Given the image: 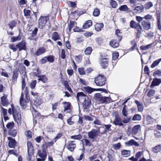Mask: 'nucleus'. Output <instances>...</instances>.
I'll return each instance as SVG.
<instances>
[{"label": "nucleus", "mask_w": 161, "mask_h": 161, "mask_svg": "<svg viewBox=\"0 0 161 161\" xmlns=\"http://www.w3.org/2000/svg\"><path fill=\"white\" fill-rule=\"evenodd\" d=\"M76 97L78 103H80V100L84 99L82 103L83 107L84 109L89 108L92 104L91 100L84 92H78L77 94Z\"/></svg>", "instance_id": "obj_1"}, {"label": "nucleus", "mask_w": 161, "mask_h": 161, "mask_svg": "<svg viewBox=\"0 0 161 161\" xmlns=\"http://www.w3.org/2000/svg\"><path fill=\"white\" fill-rule=\"evenodd\" d=\"M12 110V114L14 121L16 122L18 125L21 124V117L20 110L19 107H14L13 104H11Z\"/></svg>", "instance_id": "obj_2"}, {"label": "nucleus", "mask_w": 161, "mask_h": 161, "mask_svg": "<svg viewBox=\"0 0 161 161\" xmlns=\"http://www.w3.org/2000/svg\"><path fill=\"white\" fill-rule=\"evenodd\" d=\"M9 48L12 50L14 52H15L17 50L20 52L22 50H26V43L25 41H21L18 42L16 45L14 44H10L8 45Z\"/></svg>", "instance_id": "obj_3"}, {"label": "nucleus", "mask_w": 161, "mask_h": 161, "mask_svg": "<svg viewBox=\"0 0 161 161\" xmlns=\"http://www.w3.org/2000/svg\"><path fill=\"white\" fill-rule=\"evenodd\" d=\"M140 23H137L134 20H131L130 23V26L133 29H135L136 31V37L137 38H139L142 34L143 30L142 27L140 25Z\"/></svg>", "instance_id": "obj_4"}, {"label": "nucleus", "mask_w": 161, "mask_h": 161, "mask_svg": "<svg viewBox=\"0 0 161 161\" xmlns=\"http://www.w3.org/2000/svg\"><path fill=\"white\" fill-rule=\"evenodd\" d=\"M94 98L96 100L101 103H108L113 102L110 97H103L100 93H95Z\"/></svg>", "instance_id": "obj_5"}, {"label": "nucleus", "mask_w": 161, "mask_h": 161, "mask_svg": "<svg viewBox=\"0 0 161 161\" xmlns=\"http://www.w3.org/2000/svg\"><path fill=\"white\" fill-rule=\"evenodd\" d=\"M106 80L105 75L99 74L95 78L94 82L98 86H102L106 84Z\"/></svg>", "instance_id": "obj_6"}, {"label": "nucleus", "mask_w": 161, "mask_h": 161, "mask_svg": "<svg viewBox=\"0 0 161 161\" xmlns=\"http://www.w3.org/2000/svg\"><path fill=\"white\" fill-rule=\"evenodd\" d=\"M49 14L44 16H41L38 19V27L40 29H43L47 25V22H49Z\"/></svg>", "instance_id": "obj_7"}, {"label": "nucleus", "mask_w": 161, "mask_h": 161, "mask_svg": "<svg viewBox=\"0 0 161 161\" xmlns=\"http://www.w3.org/2000/svg\"><path fill=\"white\" fill-rule=\"evenodd\" d=\"M100 64L103 69H106L108 67L110 62V59L107 56H101V58H99Z\"/></svg>", "instance_id": "obj_8"}, {"label": "nucleus", "mask_w": 161, "mask_h": 161, "mask_svg": "<svg viewBox=\"0 0 161 161\" xmlns=\"http://www.w3.org/2000/svg\"><path fill=\"white\" fill-rule=\"evenodd\" d=\"M47 146L43 144L42 146V150H38L37 154L39 157L42 158L43 160H45L47 157Z\"/></svg>", "instance_id": "obj_9"}, {"label": "nucleus", "mask_w": 161, "mask_h": 161, "mask_svg": "<svg viewBox=\"0 0 161 161\" xmlns=\"http://www.w3.org/2000/svg\"><path fill=\"white\" fill-rule=\"evenodd\" d=\"M76 147V144L75 141H69L66 144V148L71 152L74 151Z\"/></svg>", "instance_id": "obj_10"}, {"label": "nucleus", "mask_w": 161, "mask_h": 161, "mask_svg": "<svg viewBox=\"0 0 161 161\" xmlns=\"http://www.w3.org/2000/svg\"><path fill=\"white\" fill-rule=\"evenodd\" d=\"M136 20L138 23H140L144 19L146 21H149V20L153 19V16L149 14L145 15L144 17L137 16L136 17Z\"/></svg>", "instance_id": "obj_11"}, {"label": "nucleus", "mask_w": 161, "mask_h": 161, "mask_svg": "<svg viewBox=\"0 0 161 161\" xmlns=\"http://www.w3.org/2000/svg\"><path fill=\"white\" fill-rule=\"evenodd\" d=\"M141 23V25L143 29L145 30H149L151 28V24L148 21L142 20Z\"/></svg>", "instance_id": "obj_12"}, {"label": "nucleus", "mask_w": 161, "mask_h": 161, "mask_svg": "<svg viewBox=\"0 0 161 161\" xmlns=\"http://www.w3.org/2000/svg\"><path fill=\"white\" fill-rule=\"evenodd\" d=\"M99 131V130L98 131L95 129H93L91 131L88 132L87 135L89 138L93 139L95 137L98 136V132Z\"/></svg>", "instance_id": "obj_13"}, {"label": "nucleus", "mask_w": 161, "mask_h": 161, "mask_svg": "<svg viewBox=\"0 0 161 161\" xmlns=\"http://www.w3.org/2000/svg\"><path fill=\"white\" fill-rule=\"evenodd\" d=\"M19 69L16 68L13 71L12 77V81L13 82H16L19 75Z\"/></svg>", "instance_id": "obj_14"}, {"label": "nucleus", "mask_w": 161, "mask_h": 161, "mask_svg": "<svg viewBox=\"0 0 161 161\" xmlns=\"http://www.w3.org/2000/svg\"><path fill=\"white\" fill-rule=\"evenodd\" d=\"M3 96L1 97V101L2 105L3 106H7L9 104V102L7 99V95L3 94Z\"/></svg>", "instance_id": "obj_15"}, {"label": "nucleus", "mask_w": 161, "mask_h": 161, "mask_svg": "<svg viewBox=\"0 0 161 161\" xmlns=\"http://www.w3.org/2000/svg\"><path fill=\"white\" fill-rule=\"evenodd\" d=\"M122 122L120 118L119 117L118 114H117L115 116L114 120L113 122V124L115 125L122 126L123 125V124L122 123Z\"/></svg>", "instance_id": "obj_16"}, {"label": "nucleus", "mask_w": 161, "mask_h": 161, "mask_svg": "<svg viewBox=\"0 0 161 161\" xmlns=\"http://www.w3.org/2000/svg\"><path fill=\"white\" fill-rule=\"evenodd\" d=\"M136 14H140L144 11V6L141 4L135 6L133 10Z\"/></svg>", "instance_id": "obj_17"}, {"label": "nucleus", "mask_w": 161, "mask_h": 161, "mask_svg": "<svg viewBox=\"0 0 161 161\" xmlns=\"http://www.w3.org/2000/svg\"><path fill=\"white\" fill-rule=\"evenodd\" d=\"M7 139L9 141L8 142V147L9 148H14L17 143V142L16 141L15 139L10 137H8Z\"/></svg>", "instance_id": "obj_18"}, {"label": "nucleus", "mask_w": 161, "mask_h": 161, "mask_svg": "<svg viewBox=\"0 0 161 161\" xmlns=\"http://www.w3.org/2000/svg\"><path fill=\"white\" fill-rule=\"evenodd\" d=\"M46 48L43 47H40L38 48L35 51L34 54V55L38 56L40 55L44 54L46 52Z\"/></svg>", "instance_id": "obj_19"}, {"label": "nucleus", "mask_w": 161, "mask_h": 161, "mask_svg": "<svg viewBox=\"0 0 161 161\" xmlns=\"http://www.w3.org/2000/svg\"><path fill=\"white\" fill-rule=\"evenodd\" d=\"M63 104L64 112L67 111L68 113H70L71 111V109L70 108L71 104L69 102H64L62 103Z\"/></svg>", "instance_id": "obj_20"}, {"label": "nucleus", "mask_w": 161, "mask_h": 161, "mask_svg": "<svg viewBox=\"0 0 161 161\" xmlns=\"http://www.w3.org/2000/svg\"><path fill=\"white\" fill-rule=\"evenodd\" d=\"M161 83V79L157 78H154L153 79L150 87L153 88V87L158 86Z\"/></svg>", "instance_id": "obj_21"}, {"label": "nucleus", "mask_w": 161, "mask_h": 161, "mask_svg": "<svg viewBox=\"0 0 161 161\" xmlns=\"http://www.w3.org/2000/svg\"><path fill=\"white\" fill-rule=\"evenodd\" d=\"M119 42H117L115 39H112L109 42L110 46L113 48H116L119 46Z\"/></svg>", "instance_id": "obj_22"}, {"label": "nucleus", "mask_w": 161, "mask_h": 161, "mask_svg": "<svg viewBox=\"0 0 161 161\" xmlns=\"http://www.w3.org/2000/svg\"><path fill=\"white\" fill-rule=\"evenodd\" d=\"M27 146L28 153H29L30 154L33 153L34 150L32 142L28 141L27 142Z\"/></svg>", "instance_id": "obj_23"}, {"label": "nucleus", "mask_w": 161, "mask_h": 161, "mask_svg": "<svg viewBox=\"0 0 161 161\" xmlns=\"http://www.w3.org/2000/svg\"><path fill=\"white\" fill-rule=\"evenodd\" d=\"M17 131L16 129H13L8 130V134L11 138L15 137L17 134Z\"/></svg>", "instance_id": "obj_24"}, {"label": "nucleus", "mask_w": 161, "mask_h": 161, "mask_svg": "<svg viewBox=\"0 0 161 161\" xmlns=\"http://www.w3.org/2000/svg\"><path fill=\"white\" fill-rule=\"evenodd\" d=\"M33 118L38 119V120L43 119L42 117H44L43 115H42L41 114L35 109H34V114H33Z\"/></svg>", "instance_id": "obj_25"}, {"label": "nucleus", "mask_w": 161, "mask_h": 161, "mask_svg": "<svg viewBox=\"0 0 161 161\" xmlns=\"http://www.w3.org/2000/svg\"><path fill=\"white\" fill-rule=\"evenodd\" d=\"M92 25V22L91 20H88L85 21L83 26V29H86L90 28Z\"/></svg>", "instance_id": "obj_26"}, {"label": "nucleus", "mask_w": 161, "mask_h": 161, "mask_svg": "<svg viewBox=\"0 0 161 161\" xmlns=\"http://www.w3.org/2000/svg\"><path fill=\"white\" fill-rule=\"evenodd\" d=\"M77 24V23L75 21L70 20L68 25V27L67 30L68 29V32H70L71 31L72 29Z\"/></svg>", "instance_id": "obj_27"}, {"label": "nucleus", "mask_w": 161, "mask_h": 161, "mask_svg": "<svg viewBox=\"0 0 161 161\" xmlns=\"http://www.w3.org/2000/svg\"><path fill=\"white\" fill-rule=\"evenodd\" d=\"M115 35L116 36L117 38L118 42H120L122 38V32H120V30L118 29H116Z\"/></svg>", "instance_id": "obj_28"}, {"label": "nucleus", "mask_w": 161, "mask_h": 161, "mask_svg": "<svg viewBox=\"0 0 161 161\" xmlns=\"http://www.w3.org/2000/svg\"><path fill=\"white\" fill-rule=\"evenodd\" d=\"M141 125H137L134 126L132 129V134L136 135L138 132L139 130H140Z\"/></svg>", "instance_id": "obj_29"}, {"label": "nucleus", "mask_w": 161, "mask_h": 161, "mask_svg": "<svg viewBox=\"0 0 161 161\" xmlns=\"http://www.w3.org/2000/svg\"><path fill=\"white\" fill-rule=\"evenodd\" d=\"M82 91L85 93L88 94H91L93 92V88L89 86H84L83 87Z\"/></svg>", "instance_id": "obj_30"}, {"label": "nucleus", "mask_w": 161, "mask_h": 161, "mask_svg": "<svg viewBox=\"0 0 161 161\" xmlns=\"http://www.w3.org/2000/svg\"><path fill=\"white\" fill-rule=\"evenodd\" d=\"M121 152V155L124 157H128L130 155L131 151L130 150H123Z\"/></svg>", "instance_id": "obj_31"}, {"label": "nucleus", "mask_w": 161, "mask_h": 161, "mask_svg": "<svg viewBox=\"0 0 161 161\" xmlns=\"http://www.w3.org/2000/svg\"><path fill=\"white\" fill-rule=\"evenodd\" d=\"M52 39L54 41L60 39V35L58 32L55 31L52 33Z\"/></svg>", "instance_id": "obj_32"}, {"label": "nucleus", "mask_w": 161, "mask_h": 161, "mask_svg": "<svg viewBox=\"0 0 161 161\" xmlns=\"http://www.w3.org/2000/svg\"><path fill=\"white\" fill-rule=\"evenodd\" d=\"M104 27V25L103 23H96L95 25V28L96 30L99 31L101 30Z\"/></svg>", "instance_id": "obj_33"}, {"label": "nucleus", "mask_w": 161, "mask_h": 161, "mask_svg": "<svg viewBox=\"0 0 161 161\" xmlns=\"http://www.w3.org/2000/svg\"><path fill=\"white\" fill-rule=\"evenodd\" d=\"M38 29L37 27H35L32 33L31 34V36L29 37V39L31 40H32L34 39V37H35L37 33Z\"/></svg>", "instance_id": "obj_34"}, {"label": "nucleus", "mask_w": 161, "mask_h": 161, "mask_svg": "<svg viewBox=\"0 0 161 161\" xmlns=\"http://www.w3.org/2000/svg\"><path fill=\"white\" fill-rule=\"evenodd\" d=\"M62 83L68 90L71 93H72L73 92L69 85L68 82L67 80H64L62 82Z\"/></svg>", "instance_id": "obj_35"}, {"label": "nucleus", "mask_w": 161, "mask_h": 161, "mask_svg": "<svg viewBox=\"0 0 161 161\" xmlns=\"http://www.w3.org/2000/svg\"><path fill=\"white\" fill-rule=\"evenodd\" d=\"M125 144L128 146H134L138 147L139 146V144L134 140L131 139L130 141L125 143Z\"/></svg>", "instance_id": "obj_36"}, {"label": "nucleus", "mask_w": 161, "mask_h": 161, "mask_svg": "<svg viewBox=\"0 0 161 161\" xmlns=\"http://www.w3.org/2000/svg\"><path fill=\"white\" fill-rule=\"evenodd\" d=\"M119 9L121 11H126L127 12H131V10L126 5L121 6L119 8Z\"/></svg>", "instance_id": "obj_37"}, {"label": "nucleus", "mask_w": 161, "mask_h": 161, "mask_svg": "<svg viewBox=\"0 0 161 161\" xmlns=\"http://www.w3.org/2000/svg\"><path fill=\"white\" fill-rule=\"evenodd\" d=\"M152 151L154 153H158L161 151V145H157L155 147L153 148Z\"/></svg>", "instance_id": "obj_38"}, {"label": "nucleus", "mask_w": 161, "mask_h": 161, "mask_svg": "<svg viewBox=\"0 0 161 161\" xmlns=\"http://www.w3.org/2000/svg\"><path fill=\"white\" fill-rule=\"evenodd\" d=\"M38 80L39 81H42L44 83H46L48 81V78L46 75H40Z\"/></svg>", "instance_id": "obj_39"}, {"label": "nucleus", "mask_w": 161, "mask_h": 161, "mask_svg": "<svg viewBox=\"0 0 161 161\" xmlns=\"http://www.w3.org/2000/svg\"><path fill=\"white\" fill-rule=\"evenodd\" d=\"M153 6V3L151 2H148L146 3L144 5V9L146 10L149 9L151 8Z\"/></svg>", "instance_id": "obj_40"}, {"label": "nucleus", "mask_w": 161, "mask_h": 161, "mask_svg": "<svg viewBox=\"0 0 161 161\" xmlns=\"http://www.w3.org/2000/svg\"><path fill=\"white\" fill-rule=\"evenodd\" d=\"M135 103L137 105L138 111L142 112L143 109V107L142 103H141L139 101L137 100L135 101Z\"/></svg>", "instance_id": "obj_41"}, {"label": "nucleus", "mask_w": 161, "mask_h": 161, "mask_svg": "<svg viewBox=\"0 0 161 161\" xmlns=\"http://www.w3.org/2000/svg\"><path fill=\"white\" fill-rule=\"evenodd\" d=\"M92 51V49L91 47H88L86 48L84 50V53L86 55H90Z\"/></svg>", "instance_id": "obj_42"}, {"label": "nucleus", "mask_w": 161, "mask_h": 161, "mask_svg": "<svg viewBox=\"0 0 161 161\" xmlns=\"http://www.w3.org/2000/svg\"><path fill=\"white\" fill-rule=\"evenodd\" d=\"M17 22L14 20H11L8 23V25L9 26V28L12 30L14 27H15L17 25Z\"/></svg>", "instance_id": "obj_43"}, {"label": "nucleus", "mask_w": 161, "mask_h": 161, "mask_svg": "<svg viewBox=\"0 0 161 161\" xmlns=\"http://www.w3.org/2000/svg\"><path fill=\"white\" fill-rule=\"evenodd\" d=\"M14 123L13 121L8 122L6 125V127L8 130L14 129Z\"/></svg>", "instance_id": "obj_44"}, {"label": "nucleus", "mask_w": 161, "mask_h": 161, "mask_svg": "<svg viewBox=\"0 0 161 161\" xmlns=\"http://www.w3.org/2000/svg\"><path fill=\"white\" fill-rule=\"evenodd\" d=\"M21 37L19 35L16 37L13 36L11 38V41L12 42H14L17 41H19L21 40Z\"/></svg>", "instance_id": "obj_45"}, {"label": "nucleus", "mask_w": 161, "mask_h": 161, "mask_svg": "<svg viewBox=\"0 0 161 161\" xmlns=\"http://www.w3.org/2000/svg\"><path fill=\"white\" fill-rule=\"evenodd\" d=\"M100 14V11L97 8H95L93 11L92 15L94 17H98Z\"/></svg>", "instance_id": "obj_46"}, {"label": "nucleus", "mask_w": 161, "mask_h": 161, "mask_svg": "<svg viewBox=\"0 0 161 161\" xmlns=\"http://www.w3.org/2000/svg\"><path fill=\"white\" fill-rule=\"evenodd\" d=\"M24 16L25 17L29 18L31 16V11L30 10H28L26 8H25L24 9Z\"/></svg>", "instance_id": "obj_47"}, {"label": "nucleus", "mask_w": 161, "mask_h": 161, "mask_svg": "<svg viewBox=\"0 0 161 161\" xmlns=\"http://www.w3.org/2000/svg\"><path fill=\"white\" fill-rule=\"evenodd\" d=\"M47 58V62L50 63H53L54 61V57L53 55H48Z\"/></svg>", "instance_id": "obj_48"}, {"label": "nucleus", "mask_w": 161, "mask_h": 161, "mask_svg": "<svg viewBox=\"0 0 161 161\" xmlns=\"http://www.w3.org/2000/svg\"><path fill=\"white\" fill-rule=\"evenodd\" d=\"M81 141L83 142H85V145L86 146L90 147L92 145V143L89 140L87 139H82Z\"/></svg>", "instance_id": "obj_49"}, {"label": "nucleus", "mask_w": 161, "mask_h": 161, "mask_svg": "<svg viewBox=\"0 0 161 161\" xmlns=\"http://www.w3.org/2000/svg\"><path fill=\"white\" fill-rule=\"evenodd\" d=\"M161 61V58L154 61L151 66V68H153L157 66Z\"/></svg>", "instance_id": "obj_50"}, {"label": "nucleus", "mask_w": 161, "mask_h": 161, "mask_svg": "<svg viewBox=\"0 0 161 161\" xmlns=\"http://www.w3.org/2000/svg\"><path fill=\"white\" fill-rule=\"evenodd\" d=\"M142 119V117L139 114H135L132 117V120L133 121H140Z\"/></svg>", "instance_id": "obj_51"}, {"label": "nucleus", "mask_w": 161, "mask_h": 161, "mask_svg": "<svg viewBox=\"0 0 161 161\" xmlns=\"http://www.w3.org/2000/svg\"><path fill=\"white\" fill-rule=\"evenodd\" d=\"M110 4L112 8H115L118 4L117 2L114 0H111L110 1Z\"/></svg>", "instance_id": "obj_52"}, {"label": "nucleus", "mask_w": 161, "mask_h": 161, "mask_svg": "<svg viewBox=\"0 0 161 161\" xmlns=\"http://www.w3.org/2000/svg\"><path fill=\"white\" fill-rule=\"evenodd\" d=\"M25 136L27 137V139H31L32 137V133L31 130H28L25 132Z\"/></svg>", "instance_id": "obj_53"}, {"label": "nucleus", "mask_w": 161, "mask_h": 161, "mask_svg": "<svg viewBox=\"0 0 161 161\" xmlns=\"http://www.w3.org/2000/svg\"><path fill=\"white\" fill-rule=\"evenodd\" d=\"M104 125L105 127V130L104 131V132L103 133H101V134H103L105 133L107 131L111 130L110 128H111L112 125L111 124H108V125L104 124Z\"/></svg>", "instance_id": "obj_54"}, {"label": "nucleus", "mask_w": 161, "mask_h": 161, "mask_svg": "<svg viewBox=\"0 0 161 161\" xmlns=\"http://www.w3.org/2000/svg\"><path fill=\"white\" fill-rule=\"evenodd\" d=\"M70 137L72 139L80 140L82 139V136L81 135L79 134L77 135L72 136H71Z\"/></svg>", "instance_id": "obj_55"}, {"label": "nucleus", "mask_w": 161, "mask_h": 161, "mask_svg": "<svg viewBox=\"0 0 161 161\" xmlns=\"http://www.w3.org/2000/svg\"><path fill=\"white\" fill-rule=\"evenodd\" d=\"M103 39L101 37H97L96 39V42L97 44L101 45L103 42Z\"/></svg>", "instance_id": "obj_56"}, {"label": "nucleus", "mask_w": 161, "mask_h": 161, "mask_svg": "<svg viewBox=\"0 0 161 161\" xmlns=\"http://www.w3.org/2000/svg\"><path fill=\"white\" fill-rule=\"evenodd\" d=\"M153 75L154 77L161 76V71L160 70H157L154 71L153 73Z\"/></svg>", "instance_id": "obj_57"}, {"label": "nucleus", "mask_w": 161, "mask_h": 161, "mask_svg": "<svg viewBox=\"0 0 161 161\" xmlns=\"http://www.w3.org/2000/svg\"><path fill=\"white\" fill-rule=\"evenodd\" d=\"M82 59V56L80 54H79L75 56V60L77 62H78L79 63L81 61Z\"/></svg>", "instance_id": "obj_58"}, {"label": "nucleus", "mask_w": 161, "mask_h": 161, "mask_svg": "<svg viewBox=\"0 0 161 161\" xmlns=\"http://www.w3.org/2000/svg\"><path fill=\"white\" fill-rule=\"evenodd\" d=\"M37 83L36 80H32L30 84V87L31 89H34Z\"/></svg>", "instance_id": "obj_59"}, {"label": "nucleus", "mask_w": 161, "mask_h": 161, "mask_svg": "<svg viewBox=\"0 0 161 161\" xmlns=\"http://www.w3.org/2000/svg\"><path fill=\"white\" fill-rule=\"evenodd\" d=\"M155 93V91L153 89H150L148 92L147 94L149 97H151L153 96Z\"/></svg>", "instance_id": "obj_60"}, {"label": "nucleus", "mask_w": 161, "mask_h": 161, "mask_svg": "<svg viewBox=\"0 0 161 161\" xmlns=\"http://www.w3.org/2000/svg\"><path fill=\"white\" fill-rule=\"evenodd\" d=\"M152 45V44H148L147 46H143L142 45L140 47V49L141 50H146L148 49H149L150 48V47H151V46Z\"/></svg>", "instance_id": "obj_61"}, {"label": "nucleus", "mask_w": 161, "mask_h": 161, "mask_svg": "<svg viewBox=\"0 0 161 161\" xmlns=\"http://www.w3.org/2000/svg\"><path fill=\"white\" fill-rule=\"evenodd\" d=\"M17 150H14L13 149L10 150L8 151V153L10 154H13L16 156L19 155L18 153H17Z\"/></svg>", "instance_id": "obj_62"}, {"label": "nucleus", "mask_w": 161, "mask_h": 161, "mask_svg": "<svg viewBox=\"0 0 161 161\" xmlns=\"http://www.w3.org/2000/svg\"><path fill=\"white\" fill-rule=\"evenodd\" d=\"M107 158H108V161H116L112 155L109 153L108 154Z\"/></svg>", "instance_id": "obj_63"}, {"label": "nucleus", "mask_w": 161, "mask_h": 161, "mask_svg": "<svg viewBox=\"0 0 161 161\" xmlns=\"http://www.w3.org/2000/svg\"><path fill=\"white\" fill-rule=\"evenodd\" d=\"M113 147L115 150L119 149L121 147V144L120 142H118L117 144L113 145Z\"/></svg>", "instance_id": "obj_64"}]
</instances>
